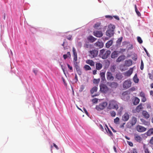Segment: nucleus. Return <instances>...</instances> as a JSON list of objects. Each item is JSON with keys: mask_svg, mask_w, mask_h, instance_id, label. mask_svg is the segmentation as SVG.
<instances>
[{"mask_svg": "<svg viewBox=\"0 0 153 153\" xmlns=\"http://www.w3.org/2000/svg\"><path fill=\"white\" fill-rule=\"evenodd\" d=\"M149 143L152 144H153V137L150 140Z\"/></svg>", "mask_w": 153, "mask_h": 153, "instance_id": "obj_53", "label": "nucleus"}, {"mask_svg": "<svg viewBox=\"0 0 153 153\" xmlns=\"http://www.w3.org/2000/svg\"><path fill=\"white\" fill-rule=\"evenodd\" d=\"M88 40L90 41L91 42H93L95 41L97 39L93 37L92 36H89L87 38Z\"/></svg>", "mask_w": 153, "mask_h": 153, "instance_id": "obj_28", "label": "nucleus"}, {"mask_svg": "<svg viewBox=\"0 0 153 153\" xmlns=\"http://www.w3.org/2000/svg\"><path fill=\"white\" fill-rule=\"evenodd\" d=\"M105 127L106 128H105L107 132L109 133L110 136H112L113 134L111 131L109 129L107 125H105Z\"/></svg>", "mask_w": 153, "mask_h": 153, "instance_id": "obj_34", "label": "nucleus"}, {"mask_svg": "<svg viewBox=\"0 0 153 153\" xmlns=\"http://www.w3.org/2000/svg\"><path fill=\"white\" fill-rule=\"evenodd\" d=\"M141 121L143 123V124L145 125L149 126L150 124V123L148 121H146L144 119H140Z\"/></svg>", "mask_w": 153, "mask_h": 153, "instance_id": "obj_37", "label": "nucleus"}, {"mask_svg": "<svg viewBox=\"0 0 153 153\" xmlns=\"http://www.w3.org/2000/svg\"><path fill=\"white\" fill-rule=\"evenodd\" d=\"M127 67L125 64H121L120 66V69L121 71H125L127 69Z\"/></svg>", "mask_w": 153, "mask_h": 153, "instance_id": "obj_30", "label": "nucleus"}, {"mask_svg": "<svg viewBox=\"0 0 153 153\" xmlns=\"http://www.w3.org/2000/svg\"><path fill=\"white\" fill-rule=\"evenodd\" d=\"M84 88V85H82L81 86V89H82V91Z\"/></svg>", "mask_w": 153, "mask_h": 153, "instance_id": "obj_64", "label": "nucleus"}, {"mask_svg": "<svg viewBox=\"0 0 153 153\" xmlns=\"http://www.w3.org/2000/svg\"><path fill=\"white\" fill-rule=\"evenodd\" d=\"M137 130L140 132H144L146 130V128L141 126H137L136 127Z\"/></svg>", "mask_w": 153, "mask_h": 153, "instance_id": "obj_10", "label": "nucleus"}, {"mask_svg": "<svg viewBox=\"0 0 153 153\" xmlns=\"http://www.w3.org/2000/svg\"><path fill=\"white\" fill-rule=\"evenodd\" d=\"M140 97H141V101L143 102H145L146 101V98L145 97V93L143 92H141L140 94Z\"/></svg>", "mask_w": 153, "mask_h": 153, "instance_id": "obj_15", "label": "nucleus"}, {"mask_svg": "<svg viewBox=\"0 0 153 153\" xmlns=\"http://www.w3.org/2000/svg\"><path fill=\"white\" fill-rule=\"evenodd\" d=\"M75 67V68L76 71L78 74L79 75H81L82 72L79 67L78 65V63L77 62H74Z\"/></svg>", "mask_w": 153, "mask_h": 153, "instance_id": "obj_11", "label": "nucleus"}, {"mask_svg": "<svg viewBox=\"0 0 153 153\" xmlns=\"http://www.w3.org/2000/svg\"><path fill=\"white\" fill-rule=\"evenodd\" d=\"M122 39H123L122 37H120V38H119L117 41V43L118 44H119V45L121 43L122 41Z\"/></svg>", "mask_w": 153, "mask_h": 153, "instance_id": "obj_43", "label": "nucleus"}, {"mask_svg": "<svg viewBox=\"0 0 153 153\" xmlns=\"http://www.w3.org/2000/svg\"><path fill=\"white\" fill-rule=\"evenodd\" d=\"M97 71L96 70H94L93 71V75H95L97 74Z\"/></svg>", "mask_w": 153, "mask_h": 153, "instance_id": "obj_57", "label": "nucleus"}, {"mask_svg": "<svg viewBox=\"0 0 153 153\" xmlns=\"http://www.w3.org/2000/svg\"><path fill=\"white\" fill-rule=\"evenodd\" d=\"M100 90L102 92L106 93L109 90V88L106 85L104 84H102L100 85Z\"/></svg>", "mask_w": 153, "mask_h": 153, "instance_id": "obj_7", "label": "nucleus"}, {"mask_svg": "<svg viewBox=\"0 0 153 153\" xmlns=\"http://www.w3.org/2000/svg\"><path fill=\"white\" fill-rule=\"evenodd\" d=\"M127 153H134V149H129Z\"/></svg>", "mask_w": 153, "mask_h": 153, "instance_id": "obj_51", "label": "nucleus"}, {"mask_svg": "<svg viewBox=\"0 0 153 153\" xmlns=\"http://www.w3.org/2000/svg\"><path fill=\"white\" fill-rule=\"evenodd\" d=\"M101 23L99 22L97 23L94 25V27L96 29H100L101 28H100V26Z\"/></svg>", "mask_w": 153, "mask_h": 153, "instance_id": "obj_35", "label": "nucleus"}, {"mask_svg": "<svg viewBox=\"0 0 153 153\" xmlns=\"http://www.w3.org/2000/svg\"><path fill=\"white\" fill-rule=\"evenodd\" d=\"M94 45L96 47L101 48L103 47L104 45L102 42L97 41L94 44Z\"/></svg>", "mask_w": 153, "mask_h": 153, "instance_id": "obj_17", "label": "nucleus"}, {"mask_svg": "<svg viewBox=\"0 0 153 153\" xmlns=\"http://www.w3.org/2000/svg\"><path fill=\"white\" fill-rule=\"evenodd\" d=\"M102 65L100 63H97L96 64V67L97 70H100L102 68Z\"/></svg>", "mask_w": 153, "mask_h": 153, "instance_id": "obj_29", "label": "nucleus"}, {"mask_svg": "<svg viewBox=\"0 0 153 153\" xmlns=\"http://www.w3.org/2000/svg\"><path fill=\"white\" fill-rule=\"evenodd\" d=\"M133 72V68H130L129 70L124 73V75L126 76H129L132 74Z\"/></svg>", "mask_w": 153, "mask_h": 153, "instance_id": "obj_19", "label": "nucleus"}, {"mask_svg": "<svg viewBox=\"0 0 153 153\" xmlns=\"http://www.w3.org/2000/svg\"><path fill=\"white\" fill-rule=\"evenodd\" d=\"M134 139L139 143H140L142 140L141 137L137 134H134Z\"/></svg>", "mask_w": 153, "mask_h": 153, "instance_id": "obj_22", "label": "nucleus"}, {"mask_svg": "<svg viewBox=\"0 0 153 153\" xmlns=\"http://www.w3.org/2000/svg\"><path fill=\"white\" fill-rule=\"evenodd\" d=\"M115 28L114 25L110 24L108 25V28L106 32L107 36L110 38L114 36V30Z\"/></svg>", "mask_w": 153, "mask_h": 153, "instance_id": "obj_2", "label": "nucleus"}, {"mask_svg": "<svg viewBox=\"0 0 153 153\" xmlns=\"http://www.w3.org/2000/svg\"><path fill=\"white\" fill-rule=\"evenodd\" d=\"M132 61L131 60H126L124 64L126 66L128 67H129L132 64Z\"/></svg>", "mask_w": 153, "mask_h": 153, "instance_id": "obj_24", "label": "nucleus"}, {"mask_svg": "<svg viewBox=\"0 0 153 153\" xmlns=\"http://www.w3.org/2000/svg\"><path fill=\"white\" fill-rule=\"evenodd\" d=\"M100 127L101 130H102V131H104L103 127L101 124L100 125Z\"/></svg>", "mask_w": 153, "mask_h": 153, "instance_id": "obj_59", "label": "nucleus"}, {"mask_svg": "<svg viewBox=\"0 0 153 153\" xmlns=\"http://www.w3.org/2000/svg\"><path fill=\"white\" fill-rule=\"evenodd\" d=\"M100 75L101 78V81L104 82L106 81V80L105 78V72H101L100 73Z\"/></svg>", "mask_w": 153, "mask_h": 153, "instance_id": "obj_20", "label": "nucleus"}, {"mask_svg": "<svg viewBox=\"0 0 153 153\" xmlns=\"http://www.w3.org/2000/svg\"><path fill=\"white\" fill-rule=\"evenodd\" d=\"M89 45L88 44H85V45H84V47H85V48H88V47H89Z\"/></svg>", "mask_w": 153, "mask_h": 153, "instance_id": "obj_62", "label": "nucleus"}, {"mask_svg": "<svg viewBox=\"0 0 153 153\" xmlns=\"http://www.w3.org/2000/svg\"><path fill=\"white\" fill-rule=\"evenodd\" d=\"M106 84L111 88L113 89H115L118 86V84L115 82H108L106 83Z\"/></svg>", "mask_w": 153, "mask_h": 153, "instance_id": "obj_6", "label": "nucleus"}, {"mask_svg": "<svg viewBox=\"0 0 153 153\" xmlns=\"http://www.w3.org/2000/svg\"><path fill=\"white\" fill-rule=\"evenodd\" d=\"M107 105V103L106 102H101L98 105L96 106V108L98 111H100L104 109Z\"/></svg>", "mask_w": 153, "mask_h": 153, "instance_id": "obj_4", "label": "nucleus"}, {"mask_svg": "<svg viewBox=\"0 0 153 153\" xmlns=\"http://www.w3.org/2000/svg\"><path fill=\"white\" fill-rule=\"evenodd\" d=\"M144 68V64L142 60L141 61V65L140 68L141 70H143Z\"/></svg>", "mask_w": 153, "mask_h": 153, "instance_id": "obj_46", "label": "nucleus"}, {"mask_svg": "<svg viewBox=\"0 0 153 153\" xmlns=\"http://www.w3.org/2000/svg\"><path fill=\"white\" fill-rule=\"evenodd\" d=\"M134 8L135 12L138 16L140 17L141 16V14L140 11H141V10L140 9H138L136 5H134Z\"/></svg>", "mask_w": 153, "mask_h": 153, "instance_id": "obj_25", "label": "nucleus"}, {"mask_svg": "<svg viewBox=\"0 0 153 153\" xmlns=\"http://www.w3.org/2000/svg\"><path fill=\"white\" fill-rule=\"evenodd\" d=\"M131 82L129 79L125 80L123 84V87L125 89H127L130 87L131 85Z\"/></svg>", "mask_w": 153, "mask_h": 153, "instance_id": "obj_8", "label": "nucleus"}, {"mask_svg": "<svg viewBox=\"0 0 153 153\" xmlns=\"http://www.w3.org/2000/svg\"><path fill=\"white\" fill-rule=\"evenodd\" d=\"M72 51L74 56L73 62H77V53L75 48L74 47H73Z\"/></svg>", "mask_w": 153, "mask_h": 153, "instance_id": "obj_13", "label": "nucleus"}, {"mask_svg": "<svg viewBox=\"0 0 153 153\" xmlns=\"http://www.w3.org/2000/svg\"><path fill=\"white\" fill-rule=\"evenodd\" d=\"M123 109V108L122 107H120L119 111L120 113H121Z\"/></svg>", "mask_w": 153, "mask_h": 153, "instance_id": "obj_63", "label": "nucleus"}, {"mask_svg": "<svg viewBox=\"0 0 153 153\" xmlns=\"http://www.w3.org/2000/svg\"><path fill=\"white\" fill-rule=\"evenodd\" d=\"M142 115L144 118L146 119L149 118L150 115L148 112L146 111H142Z\"/></svg>", "mask_w": 153, "mask_h": 153, "instance_id": "obj_21", "label": "nucleus"}, {"mask_svg": "<svg viewBox=\"0 0 153 153\" xmlns=\"http://www.w3.org/2000/svg\"><path fill=\"white\" fill-rule=\"evenodd\" d=\"M53 146L57 149H59V148L54 143H53Z\"/></svg>", "mask_w": 153, "mask_h": 153, "instance_id": "obj_58", "label": "nucleus"}, {"mask_svg": "<svg viewBox=\"0 0 153 153\" xmlns=\"http://www.w3.org/2000/svg\"><path fill=\"white\" fill-rule=\"evenodd\" d=\"M129 115L127 113H125L122 116V120L124 121H127L129 119Z\"/></svg>", "mask_w": 153, "mask_h": 153, "instance_id": "obj_14", "label": "nucleus"}, {"mask_svg": "<svg viewBox=\"0 0 153 153\" xmlns=\"http://www.w3.org/2000/svg\"><path fill=\"white\" fill-rule=\"evenodd\" d=\"M120 52L118 51H114L113 52L111 55V57L112 59H114L116 57H117L118 55L119 54Z\"/></svg>", "mask_w": 153, "mask_h": 153, "instance_id": "obj_16", "label": "nucleus"}, {"mask_svg": "<svg viewBox=\"0 0 153 153\" xmlns=\"http://www.w3.org/2000/svg\"><path fill=\"white\" fill-rule=\"evenodd\" d=\"M111 116L112 117H114L116 116V114L115 112L114 111H112L110 112Z\"/></svg>", "mask_w": 153, "mask_h": 153, "instance_id": "obj_45", "label": "nucleus"}, {"mask_svg": "<svg viewBox=\"0 0 153 153\" xmlns=\"http://www.w3.org/2000/svg\"><path fill=\"white\" fill-rule=\"evenodd\" d=\"M113 41L111 40L108 41L105 44L106 48H109L113 44Z\"/></svg>", "mask_w": 153, "mask_h": 153, "instance_id": "obj_31", "label": "nucleus"}, {"mask_svg": "<svg viewBox=\"0 0 153 153\" xmlns=\"http://www.w3.org/2000/svg\"><path fill=\"white\" fill-rule=\"evenodd\" d=\"M140 101V99L137 97L134 98V105L138 104Z\"/></svg>", "mask_w": 153, "mask_h": 153, "instance_id": "obj_38", "label": "nucleus"}, {"mask_svg": "<svg viewBox=\"0 0 153 153\" xmlns=\"http://www.w3.org/2000/svg\"><path fill=\"white\" fill-rule=\"evenodd\" d=\"M123 77L122 74L120 73H117L115 75V78L118 80H121Z\"/></svg>", "mask_w": 153, "mask_h": 153, "instance_id": "obj_26", "label": "nucleus"}, {"mask_svg": "<svg viewBox=\"0 0 153 153\" xmlns=\"http://www.w3.org/2000/svg\"><path fill=\"white\" fill-rule=\"evenodd\" d=\"M119 103L114 100H110L109 102L108 108L109 109L117 110L119 108Z\"/></svg>", "mask_w": 153, "mask_h": 153, "instance_id": "obj_1", "label": "nucleus"}, {"mask_svg": "<svg viewBox=\"0 0 153 153\" xmlns=\"http://www.w3.org/2000/svg\"><path fill=\"white\" fill-rule=\"evenodd\" d=\"M105 17L108 18H109L110 19H113V17L109 15H106L105 16Z\"/></svg>", "mask_w": 153, "mask_h": 153, "instance_id": "obj_52", "label": "nucleus"}, {"mask_svg": "<svg viewBox=\"0 0 153 153\" xmlns=\"http://www.w3.org/2000/svg\"><path fill=\"white\" fill-rule=\"evenodd\" d=\"M113 16L117 20H119L120 19L118 16Z\"/></svg>", "mask_w": 153, "mask_h": 153, "instance_id": "obj_61", "label": "nucleus"}, {"mask_svg": "<svg viewBox=\"0 0 153 153\" xmlns=\"http://www.w3.org/2000/svg\"><path fill=\"white\" fill-rule=\"evenodd\" d=\"M137 40L138 42L140 43V44H141L143 42V41L142 39H141V38L139 37L138 36L137 37Z\"/></svg>", "mask_w": 153, "mask_h": 153, "instance_id": "obj_44", "label": "nucleus"}, {"mask_svg": "<svg viewBox=\"0 0 153 153\" xmlns=\"http://www.w3.org/2000/svg\"><path fill=\"white\" fill-rule=\"evenodd\" d=\"M93 35L97 37H101L103 36V33L102 31L96 30L93 32Z\"/></svg>", "mask_w": 153, "mask_h": 153, "instance_id": "obj_12", "label": "nucleus"}, {"mask_svg": "<svg viewBox=\"0 0 153 153\" xmlns=\"http://www.w3.org/2000/svg\"><path fill=\"white\" fill-rule=\"evenodd\" d=\"M86 63L91 66H94L95 65L94 62L91 60L88 59L86 60Z\"/></svg>", "mask_w": 153, "mask_h": 153, "instance_id": "obj_27", "label": "nucleus"}, {"mask_svg": "<svg viewBox=\"0 0 153 153\" xmlns=\"http://www.w3.org/2000/svg\"><path fill=\"white\" fill-rule=\"evenodd\" d=\"M72 36H69V37H68L67 38V39L70 40H71L72 39Z\"/></svg>", "mask_w": 153, "mask_h": 153, "instance_id": "obj_56", "label": "nucleus"}, {"mask_svg": "<svg viewBox=\"0 0 153 153\" xmlns=\"http://www.w3.org/2000/svg\"><path fill=\"white\" fill-rule=\"evenodd\" d=\"M127 143L128 145L131 146H133V143L131 142L127 141Z\"/></svg>", "mask_w": 153, "mask_h": 153, "instance_id": "obj_50", "label": "nucleus"}, {"mask_svg": "<svg viewBox=\"0 0 153 153\" xmlns=\"http://www.w3.org/2000/svg\"><path fill=\"white\" fill-rule=\"evenodd\" d=\"M152 74L149 73L148 74V76L149 78L150 79L153 80V70L152 71Z\"/></svg>", "mask_w": 153, "mask_h": 153, "instance_id": "obj_42", "label": "nucleus"}, {"mask_svg": "<svg viewBox=\"0 0 153 153\" xmlns=\"http://www.w3.org/2000/svg\"><path fill=\"white\" fill-rule=\"evenodd\" d=\"M144 152L145 153H149L148 149L147 148H144Z\"/></svg>", "mask_w": 153, "mask_h": 153, "instance_id": "obj_49", "label": "nucleus"}, {"mask_svg": "<svg viewBox=\"0 0 153 153\" xmlns=\"http://www.w3.org/2000/svg\"><path fill=\"white\" fill-rule=\"evenodd\" d=\"M144 50L145 51V52H146L147 56L148 57H150V55L148 53V52L146 50V49L145 48H144Z\"/></svg>", "mask_w": 153, "mask_h": 153, "instance_id": "obj_48", "label": "nucleus"}, {"mask_svg": "<svg viewBox=\"0 0 153 153\" xmlns=\"http://www.w3.org/2000/svg\"><path fill=\"white\" fill-rule=\"evenodd\" d=\"M125 58V56L124 55H122L119 56L116 59L117 62H120L123 61Z\"/></svg>", "mask_w": 153, "mask_h": 153, "instance_id": "obj_18", "label": "nucleus"}, {"mask_svg": "<svg viewBox=\"0 0 153 153\" xmlns=\"http://www.w3.org/2000/svg\"><path fill=\"white\" fill-rule=\"evenodd\" d=\"M139 81V79L137 78V74L134 75V83H138Z\"/></svg>", "mask_w": 153, "mask_h": 153, "instance_id": "obj_40", "label": "nucleus"}, {"mask_svg": "<svg viewBox=\"0 0 153 153\" xmlns=\"http://www.w3.org/2000/svg\"><path fill=\"white\" fill-rule=\"evenodd\" d=\"M83 109L84 111H85V114L87 115L88 114V113L87 111L86 110V109L84 108H83Z\"/></svg>", "mask_w": 153, "mask_h": 153, "instance_id": "obj_60", "label": "nucleus"}, {"mask_svg": "<svg viewBox=\"0 0 153 153\" xmlns=\"http://www.w3.org/2000/svg\"><path fill=\"white\" fill-rule=\"evenodd\" d=\"M116 68V65H111L110 68L111 71L112 72H114Z\"/></svg>", "mask_w": 153, "mask_h": 153, "instance_id": "obj_33", "label": "nucleus"}, {"mask_svg": "<svg viewBox=\"0 0 153 153\" xmlns=\"http://www.w3.org/2000/svg\"><path fill=\"white\" fill-rule=\"evenodd\" d=\"M143 107L142 106V104L141 103L138 105L135 109V110L137 112H139L143 109Z\"/></svg>", "mask_w": 153, "mask_h": 153, "instance_id": "obj_23", "label": "nucleus"}, {"mask_svg": "<svg viewBox=\"0 0 153 153\" xmlns=\"http://www.w3.org/2000/svg\"><path fill=\"white\" fill-rule=\"evenodd\" d=\"M84 68L85 70L86 71L90 70H91V67L88 65H85L84 66Z\"/></svg>", "mask_w": 153, "mask_h": 153, "instance_id": "obj_41", "label": "nucleus"}, {"mask_svg": "<svg viewBox=\"0 0 153 153\" xmlns=\"http://www.w3.org/2000/svg\"><path fill=\"white\" fill-rule=\"evenodd\" d=\"M106 79L108 81H112L114 79L113 74L110 71H108L106 74Z\"/></svg>", "mask_w": 153, "mask_h": 153, "instance_id": "obj_9", "label": "nucleus"}, {"mask_svg": "<svg viewBox=\"0 0 153 153\" xmlns=\"http://www.w3.org/2000/svg\"><path fill=\"white\" fill-rule=\"evenodd\" d=\"M92 102L94 103H97L98 102V100L96 98H94L92 100Z\"/></svg>", "mask_w": 153, "mask_h": 153, "instance_id": "obj_47", "label": "nucleus"}, {"mask_svg": "<svg viewBox=\"0 0 153 153\" xmlns=\"http://www.w3.org/2000/svg\"><path fill=\"white\" fill-rule=\"evenodd\" d=\"M120 121V119L118 117H117L116 118L114 119V122L116 124H119Z\"/></svg>", "mask_w": 153, "mask_h": 153, "instance_id": "obj_39", "label": "nucleus"}, {"mask_svg": "<svg viewBox=\"0 0 153 153\" xmlns=\"http://www.w3.org/2000/svg\"><path fill=\"white\" fill-rule=\"evenodd\" d=\"M97 88L96 86L94 87L91 90V93L93 94L94 92L97 91Z\"/></svg>", "mask_w": 153, "mask_h": 153, "instance_id": "obj_36", "label": "nucleus"}, {"mask_svg": "<svg viewBox=\"0 0 153 153\" xmlns=\"http://www.w3.org/2000/svg\"><path fill=\"white\" fill-rule=\"evenodd\" d=\"M63 57L64 59H65L66 58H67L69 56L67 54H64L63 56Z\"/></svg>", "mask_w": 153, "mask_h": 153, "instance_id": "obj_55", "label": "nucleus"}, {"mask_svg": "<svg viewBox=\"0 0 153 153\" xmlns=\"http://www.w3.org/2000/svg\"><path fill=\"white\" fill-rule=\"evenodd\" d=\"M111 52L109 50L105 51V50L103 49L100 51V56L103 59H107L110 54Z\"/></svg>", "mask_w": 153, "mask_h": 153, "instance_id": "obj_3", "label": "nucleus"}, {"mask_svg": "<svg viewBox=\"0 0 153 153\" xmlns=\"http://www.w3.org/2000/svg\"><path fill=\"white\" fill-rule=\"evenodd\" d=\"M98 51L96 49L90 51H88L89 56L91 58H93L96 57L98 55Z\"/></svg>", "mask_w": 153, "mask_h": 153, "instance_id": "obj_5", "label": "nucleus"}, {"mask_svg": "<svg viewBox=\"0 0 153 153\" xmlns=\"http://www.w3.org/2000/svg\"><path fill=\"white\" fill-rule=\"evenodd\" d=\"M146 134L148 136H150L153 134V128H151L146 132Z\"/></svg>", "mask_w": 153, "mask_h": 153, "instance_id": "obj_32", "label": "nucleus"}, {"mask_svg": "<svg viewBox=\"0 0 153 153\" xmlns=\"http://www.w3.org/2000/svg\"><path fill=\"white\" fill-rule=\"evenodd\" d=\"M67 65L68 68L70 69V70H72L73 69L72 67L70 66L68 64H67Z\"/></svg>", "mask_w": 153, "mask_h": 153, "instance_id": "obj_54", "label": "nucleus"}]
</instances>
